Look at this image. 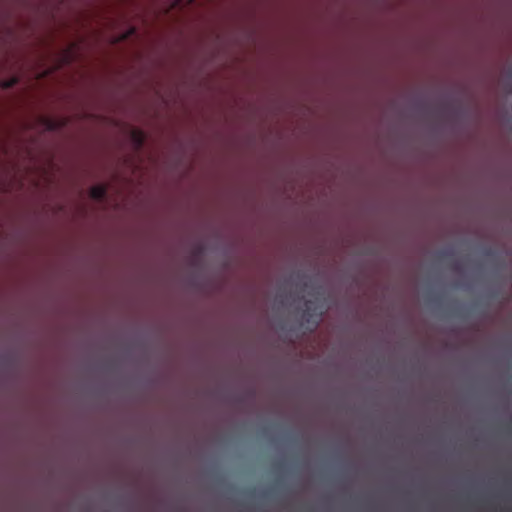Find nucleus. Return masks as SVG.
Segmentation results:
<instances>
[{
	"instance_id": "nucleus-1",
	"label": "nucleus",
	"mask_w": 512,
	"mask_h": 512,
	"mask_svg": "<svg viewBox=\"0 0 512 512\" xmlns=\"http://www.w3.org/2000/svg\"><path fill=\"white\" fill-rule=\"evenodd\" d=\"M304 307L302 318L311 326V330H314L317 328L324 313V306L318 300H307L304 303Z\"/></svg>"
},
{
	"instance_id": "nucleus-2",
	"label": "nucleus",
	"mask_w": 512,
	"mask_h": 512,
	"mask_svg": "<svg viewBox=\"0 0 512 512\" xmlns=\"http://www.w3.org/2000/svg\"><path fill=\"white\" fill-rule=\"evenodd\" d=\"M106 194H107V189L105 186H102V185H96L90 189V196L93 199L98 200V201L104 200L106 197Z\"/></svg>"
},
{
	"instance_id": "nucleus-3",
	"label": "nucleus",
	"mask_w": 512,
	"mask_h": 512,
	"mask_svg": "<svg viewBox=\"0 0 512 512\" xmlns=\"http://www.w3.org/2000/svg\"><path fill=\"white\" fill-rule=\"evenodd\" d=\"M134 136H135V139H136L138 145L141 146L144 142V137H143L142 133L137 131V132H135Z\"/></svg>"
},
{
	"instance_id": "nucleus-4",
	"label": "nucleus",
	"mask_w": 512,
	"mask_h": 512,
	"mask_svg": "<svg viewBox=\"0 0 512 512\" xmlns=\"http://www.w3.org/2000/svg\"><path fill=\"white\" fill-rule=\"evenodd\" d=\"M17 83V79H12V80H9V81H6L4 83V87L5 88H11L13 85H15Z\"/></svg>"
},
{
	"instance_id": "nucleus-5",
	"label": "nucleus",
	"mask_w": 512,
	"mask_h": 512,
	"mask_svg": "<svg viewBox=\"0 0 512 512\" xmlns=\"http://www.w3.org/2000/svg\"><path fill=\"white\" fill-rule=\"evenodd\" d=\"M509 78L512 79V72L511 71L509 72ZM508 91L512 92V86L508 88Z\"/></svg>"
}]
</instances>
